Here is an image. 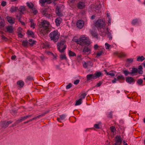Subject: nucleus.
I'll return each instance as SVG.
<instances>
[{
    "label": "nucleus",
    "mask_w": 145,
    "mask_h": 145,
    "mask_svg": "<svg viewBox=\"0 0 145 145\" xmlns=\"http://www.w3.org/2000/svg\"><path fill=\"white\" fill-rule=\"evenodd\" d=\"M7 19L8 22L11 24H13L15 21V19L13 17L7 16Z\"/></svg>",
    "instance_id": "obj_15"
},
{
    "label": "nucleus",
    "mask_w": 145,
    "mask_h": 145,
    "mask_svg": "<svg viewBox=\"0 0 145 145\" xmlns=\"http://www.w3.org/2000/svg\"><path fill=\"white\" fill-rule=\"evenodd\" d=\"M105 26L103 27H100L98 28V29L100 32L99 34L101 35L104 37L105 36V33L106 32L105 31Z\"/></svg>",
    "instance_id": "obj_7"
},
{
    "label": "nucleus",
    "mask_w": 145,
    "mask_h": 145,
    "mask_svg": "<svg viewBox=\"0 0 145 145\" xmlns=\"http://www.w3.org/2000/svg\"><path fill=\"white\" fill-rule=\"evenodd\" d=\"M111 20L110 18H108V25H109L110 24L111 22Z\"/></svg>",
    "instance_id": "obj_63"
},
{
    "label": "nucleus",
    "mask_w": 145,
    "mask_h": 145,
    "mask_svg": "<svg viewBox=\"0 0 145 145\" xmlns=\"http://www.w3.org/2000/svg\"><path fill=\"white\" fill-rule=\"evenodd\" d=\"M28 44V42L27 41H23L22 42V45L25 46L26 47L27 46Z\"/></svg>",
    "instance_id": "obj_40"
},
{
    "label": "nucleus",
    "mask_w": 145,
    "mask_h": 145,
    "mask_svg": "<svg viewBox=\"0 0 145 145\" xmlns=\"http://www.w3.org/2000/svg\"><path fill=\"white\" fill-rule=\"evenodd\" d=\"M70 57L76 56V54L71 50H69L68 53Z\"/></svg>",
    "instance_id": "obj_30"
},
{
    "label": "nucleus",
    "mask_w": 145,
    "mask_h": 145,
    "mask_svg": "<svg viewBox=\"0 0 145 145\" xmlns=\"http://www.w3.org/2000/svg\"><path fill=\"white\" fill-rule=\"evenodd\" d=\"M75 42L78 44L82 46H89L90 44V41L88 38L84 36L81 37L79 39H76Z\"/></svg>",
    "instance_id": "obj_2"
},
{
    "label": "nucleus",
    "mask_w": 145,
    "mask_h": 145,
    "mask_svg": "<svg viewBox=\"0 0 145 145\" xmlns=\"http://www.w3.org/2000/svg\"><path fill=\"white\" fill-rule=\"evenodd\" d=\"M46 0H40L39 2L42 4V5L44 6L45 4V3H46Z\"/></svg>",
    "instance_id": "obj_48"
},
{
    "label": "nucleus",
    "mask_w": 145,
    "mask_h": 145,
    "mask_svg": "<svg viewBox=\"0 0 145 145\" xmlns=\"http://www.w3.org/2000/svg\"><path fill=\"white\" fill-rule=\"evenodd\" d=\"M101 125V123L99 122L98 124H95L94 125V127L96 129H99Z\"/></svg>",
    "instance_id": "obj_37"
},
{
    "label": "nucleus",
    "mask_w": 145,
    "mask_h": 145,
    "mask_svg": "<svg viewBox=\"0 0 145 145\" xmlns=\"http://www.w3.org/2000/svg\"><path fill=\"white\" fill-rule=\"evenodd\" d=\"M108 118H112V112H109L108 116Z\"/></svg>",
    "instance_id": "obj_60"
},
{
    "label": "nucleus",
    "mask_w": 145,
    "mask_h": 145,
    "mask_svg": "<svg viewBox=\"0 0 145 145\" xmlns=\"http://www.w3.org/2000/svg\"><path fill=\"white\" fill-rule=\"evenodd\" d=\"M93 64L91 61H88L87 62H84L83 63V67L84 68H86L88 67H91Z\"/></svg>",
    "instance_id": "obj_9"
},
{
    "label": "nucleus",
    "mask_w": 145,
    "mask_h": 145,
    "mask_svg": "<svg viewBox=\"0 0 145 145\" xmlns=\"http://www.w3.org/2000/svg\"><path fill=\"white\" fill-rule=\"evenodd\" d=\"M91 51L90 48L87 46H85L82 52L85 54L88 55L90 53Z\"/></svg>",
    "instance_id": "obj_13"
},
{
    "label": "nucleus",
    "mask_w": 145,
    "mask_h": 145,
    "mask_svg": "<svg viewBox=\"0 0 145 145\" xmlns=\"http://www.w3.org/2000/svg\"><path fill=\"white\" fill-rule=\"evenodd\" d=\"M17 84L18 85L20 88L23 87L24 85V83L23 81L22 80H20L18 81L17 82Z\"/></svg>",
    "instance_id": "obj_19"
},
{
    "label": "nucleus",
    "mask_w": 145,
    "mask_h": 145,
    "mask_svg": "<svg viewBox=\"0 0 145 145\" xmlns=\"http://www.w3.org/2000/svg\"><path fill=\"white\" fill-rule=\"evenodd\" d=\"M18 10V7H14V6H12L10 9V11L11 12L13 13L14 12H16L17 10Z\"/></svg>",
    "instance_id": "obj_25"
},
{
    "label": "nucleus",
    "mask_w": 145,
    "mask_h": 145,
    "mask_svg": "<svg viewBox=\"0 0 145 145\" xmlns=\"http://www.w3.org/2000/svg\"><path fill=\"white\" fill-rule=\"evenodd\" d=\"M18 10L21 13L23 14V12L25 10V7L23 6H21Z\"/></svg>",
    "instance_id": "obj_26"
},
{
    "label": "nucleus",
    "mask_w": 145,
    "mask_h": 145,
    "mask_svg": "<svg viewBox=\"0 0 145 145\" xmlns=\"http://www.w3.org/2000/svg\"><path fill=\"white\" fill-rule=\"evenodd\" d=\"M22 17L21 13L19 14H18L16 16V17L19 20V21H20L21 18Z\"/></svg>",
    "instance_id": "obj_47"
},
{
    "label": "nucleus",
    "mask_w": 145,
    "mask_h": 145,
    "mask_svg": "<svg viewBox=\"0 0 145 145\" xmlns=\"http://www.w3.org/2000/svg\"><path fill=\"white\" fill-rule=\"evenodd\" d=\"M105 48L106 49H108L109 48L110 45L108 43H106L105 44Z\"/></svg>",
    "instance_id": "obj_55"
},
{
    "label": "nucleus",
    "mask_w": 145,
    "mask_h": 145,
    "mask_svg": "<svg viewBox=\"0 0 145 145\" xmlns=\"http://www.w3.org/2000/svg\"><path fill=\"white\" fill-rule=\"evenodd\" d=\"M79 80L77 79L74 81V83L75 85H77L79 83Z\"/></svg>",
    "instance_id": "obj_59"
},
{
    "label": "nucleus",
    "mask_w": 145,
    "mask_h": 145,
    "mask_svg": "<svg viewBox=\"0 0 145 145\" xmlns=\"http://www.w3.org/2000/svg\"><path fill=\"white\" fill-rule=\"evenodd\" d=\"M91 34L92 36L94 37H95L96 38L97 37V35L96 33L92 31L91 32Z\"/></svg>",
    "instance_id": "obj_45"
},
{
    "label": "nucleus",
    "mask_w": 145,
    "mask_h": 145,
    "mask_svg": "<svg viewBox=\"0 0 145 145\" xmlns=\"http://www.w3.org/2000/svg\"><path fill=\"white\" fill-rule=\"evenodd\" d=\"M33 80V78L31 76H28L27 77L26 80L27 81H31Z\"/></svg>",
    "instance_id": "obj_50"
},
{
    "label": "nucleus",
    "mask_w": 145,
    "mask_h": 145,
    "mask_svg": "<svg viewBox=\"0 0 145 145\" xmlns=\"http://www.w3.org/2000/svg\"><path fill=\"white\" fill-rule=\"evenodd\" d=\"M1 38L3 40H4L6 41H7L8 40L7 38L4 35H2L1 36Z\"/></svg>",
    "instance_id": "obj_57"
},
{
    "label": "nucleus",
    "mask_w": 145,
    "mask_h": 145,
    "mask_svg": "<svg viewBox=\"0 0 145 145\" xmlns=\"http://www.w3.org/2000/svg\"><path fill=\"white\" fill-rule=\"evenodd\" d=\"M66 117V115L64 114H63L59 116V117L61 120H63Z\"/></svg>",
    "instance_id": "obj_41"
},
{
    "label": "nucleus",
    "mask_w": 145,
    "mask_h": 145,
    "mask_svg": "<svg viewBox=\"0 0 145 145\" xmlns=\"http://www.w3.org/2000/svg\"><path fill=\"white\" fill-rule=\"evenodd\" d=\"M104 71H105V74L107 75H110L112 77H113L115 76V74L113 73H111L110 72H107V70L105 69L104 70Z\"/></svg>",
    "instance_id": "obj_33"
},
{
    "label": "nucleus",
    "mask_w": 145,
    "mask_h": 145,
    "mask_svg": "<svg viewBox=\"0 0 145 145\" xmlns=\"http://www.w3.org/2000/svg\"><path fill=\"white\" fill-rule=\"evenodd\" d=\"M95 79L99 77L101 75V73L100 72H97L93 74Z\"/></svg>",
    "instance_id": "obj_32"
},
{
    "label": "nucleus",
    "mask_w": 145,
    "mask_h": 145,
    "mask_svg": "<svg viewBox=\"0 0 145 145\" xmlns=\"http://www.w3.org/2000/svg\"><path fill=\"white\" fill-rule=\"evenodd\" d=\"M127 61L129 62V63H132L133 62V58H128L127 59Z\"/></svg>",
    "instance_id": "obj_46"
},
{
    "label": "nucleus",
    "mask_w": 145,
    "mask_h": 145,
    "mask_svg": "<svg viewBox=\"0 0 145 145\" xmlns=\"http://www.w3.org/2000/svg\"><path fill=\"white\" fill-rule=\"evenodd\" d=\"M130 72L127 70H124L123 71V73L125 76H127L129 74H130Z\"/></svg>",
    "instance_id": "obj_43"
},
{
    "label": "nucleus",
    "mask_w": 145,
    "mask_h": 145,
    "mask_svg": "<svg viewBox=\"0 0 145 145\" xmlns=\"http://www.w3.org/2000/svg\"><path fill=\"white\" fill-rule=\"evenodd\" d=\"M138 72V69L137 68H133L132 69V70L130 73V74L131 75H133V74H135Z\"/></svg>",
    "instance_id": "obj_20"
},
{
    "label": "nucleus",
    "mask_w": 145,
    "mask_h": 145,
    "mask_svg": "<svg viewBox=\"0 0 145 145\" xmlns=\"http://www.w3.org/2000/svg\"><path fill=\"white\" fill-rule=\"evenodd\" d=\"M117 80H123L124 79V76H123L122 75H120L118 76L117 77Z\"/></svg>",
    "instance_id": "obj_38"
},
{
    "label": "nucleus",
    "mask_w": 145,
    "mask_h": 145,
    "mask_svg": "<svg viewBox=\"0 0 145 145\" xmlns=\"http://www.w3.org/2000/svg\"><path fill=\"white\" fill-rule=\"evenodd\" d=\"M26 4L29 8L32 9L34 14H36L38 12L37 10L35 8H33L34 5L32 3L27 2Z\"/></svg>",
    "instance_id": "obj_6"
},
{
    "label": "nucleus",
    "mask_w": 145,
    "mask_h": 145,
    "mask_svg": "<svg viewBox=\"0 0 145 145\" xmlns=\"http://www.w3.org/2000/svg\"><path fill=\"white\" fill-rule=\"evenodd\" d=\"M61 19L60 18H56L55 20V22L56 25L57 26H59L61 23Z\"/></svg>",
    "instance_id": "obj_21"
},
{
    "label": "nucleus",
    "mask_w": 145,
    "mask_h": 145,
    "mask_svg": "<svg viewBox=\"0 0 145 145\" xmlns=\"http://www.w3.org/2000/svg\"><path fill=\"white\" fill-rule=\"evenodd\" d=\"M0 124L2 125V127L5 128L7 127L8 125V124L7 123V121H4L1 122Z\"/></svg>",
    "instance_id": "obj_27"
},
{
    "label": "nucleus",
    "mask_w": 145,
    "mask_h": 145,
    "mask_svg": "<svg viewBox=\"0 0 145 145\" xmlns=\"http://www.w3.org/2000/svg\"><path fill=\"white\" fill-rule=\"evenodd\" d=\"M61 5L57 6L56 9V12L58 16H60L62 15L61 7Z\"/></svg>",
    "instance_id": "obj_10"
},
{
    "label": "nucleus",
    "mask_w": 145,
    "mask_h": 145,
    "mask_svg": "<svg viewBox=\"0 0 145 145\" xmlns=\"http://www.w3.org/2000/svg\"><path fill=\"white\" fill-rule=\"evenodd\" d=\"M52 2V0H46V3L47 4H50Z\"/></svg>",
    "instance_id": "obj_62"
},
{
    "label": "nucleus",
    "mask_w": 145,
    "mask_h": 145,
    "mask_svg": "<svg viewBox=\"0 0 145 145\" xmlns=\"http://www.w3.org/2000/svg\"><path fill=\"white\" fill-rule=\"evenodd\" d=\"M84 24V22L82 20H79L76 23L77 27L80 29H81L83 27Z\"/></svg>",
    "instance_id": "obj_11"
},
{
    "label": "nucleus",
    "mask_w": 145,
    "mask_h": 145,
    "mask_svg": "<svg viewBox=\"0 0 145 145\" xmlns=\"http://www.w3.org/2000/svg\"><path fill=\"white\" fill-rule=\"evenodd\" d=\"M29 43L30 45H33L34 44L35 41L34 40H33L31 39H30L29 40Z\"/></svg>",
    "instance_id": "obj_54"
},
{
    "label": "nucleus",
    "mask_w": 145,
    "mask_h": 145,
    "mask_svg": "<svg viewBox=\"0 0 145 145\" xmlns=\"http://www.w3.org/2000/svg\"><path fill=\"white\" fill-rule=\"evenodd\" d=\"M59 33L57 30H54L51 32L49 35L50 39L56 42L58 41L59 38Z\"/></svg>",
    "instance_id": "obj_3"
},
{
    "label": "nucleus",
    "mask_w": 145,
    "mask_h": 145,
    "mask_svg": "<svg viewBox=\"0 0 145 145\" xmlns=\"http://www.w3.org/2000/svg\"><path fill=\"white\" fill-rule=\"evenodd\" d=\"M126 81L127 82L129 83H134L135 82V80H134L133 78L131 77H127L126 78Z\"/></svg>",
    "instance_id": "obj_16"
},
{
    "label": "nucleus",
    "mask_w": 145,
    "mask_h": 145,
    "mask_svg": "<svg viewBox=\"0 0 145 145\" xmlns=\"http://www.w3.org/2000/svg\"><path fill=\"white\" fill-rule=\"evenodd\" d=\"M122 140L121 137L117 135L115 137V141L116 142L121 143Z\"/></svg>",
    "instance_id": "obj_24"
},
{
    "label": "nucleus",
    "mask_w": 145,
    "mask_h": 145,
    "mask_svg": "<svg viewBox=\"0 0 145 145\" xmlns=\"http://www.w3.org/2000/svg\"><path fill=\"white\" fill-rule=\"evenodd\" d=\"M138 20L137 19H134L132 20L131 24L133 25H135L138 22Z\"/></svg>",
    "instance_id": "obj_39"
},
{
    "label": "nucleus",
    "mask_w": 145,
    "mask_h": 145,
    "mask_svg": "<svg viewBox=\"0 0 145 145\" xmlns=\"http://www.w3.org/2000/svg\"><path fill=\"white\" fill-rule=\"evenodd\" d=\"M7 5V3L5 1H2L1 5L3 7Z\"/></svg>",
    "instance_id": "obj_53"
},
{
    "label": "nucleus",
    "mask_w": 145,
    "mask_h": 145,
    "mask_svg": "<svg viewBox=\"0 0 145 145\" xmlns=\"http://www.w3.org/2000/svg\"><path fill=\"white\" fill-rule=\"evenodd\" d=\"M38 24L39 27L40 33L41 35H44L50 31V29L49 27L50 24L47 21L42 20Z\"/></svg>",
    "instance_id": "obj_1"
},
{
    "label": "nucleus",
    "mask_w": 145,
    "mask_h": 145,
    "mask_svg": "<svg viewBox=\"0 0 145 145\" xmlns=\"http://www.w3.org/2000/svg\"><path fill=\"white\" fill-rule=\"evenodd\" d=\"M18 36L19 37H20L21 38H22V36H23V35L21 33H20V32H18Z\"/></svg>",
    "instance_id": "obj_61"
},
{
    "label": "nucleus",
    "mask_w": 145,
    "mask_h": 145,
    "mask_svg": "<svg viewBox=\"0 0 145 145\" xmlns=\"http://www.w3.org/2000/svg\"><path fill=\"white\" fill-rule=\"evenodd\" d=\"M5 24L4 22H0V29L3 27L5 25Z\"/></svg>",
    "instance_id": "obj_51"
},
{
    "label": "nucleus",
    "mask_w": 145,
    "mask_h": 145,
    "mask_svg": "<svg viewBox=\"0 0 145 145\" xmlns=\"http://www.w3.org/2000/svg\"><path fill=\"white\" fill-rule=\"evenodd\" d=\"M45 114L46 113L42 114L41 115H39L36 117H34L33 118V120H36L37 118H39L40 117H42L43 116H44Z\"/></svg>",
    "instance_id": "obj_36"
},
{
    "label": "nucleus",
    "mask_w": 145,
    "mask_h": 145,
    "mask_svg": "<svg viewBox=\"0 0 145 145\" xmlns=\"http://www.w3.org/2000/svg\"><path fill=\"white\" fill-rule=\"evenodd\" d=\"M23 121L22 120V119L20 118L18 120L16 121V123H17L18 124L22 122Z\"/></svg>",
    "instance_id": "obj_58"
},
{
    "label": "nucleus",
    "mask_w": 145,
    "mask_h": 145,
    "mask_svg": "<svg viewBox=\"0 0 145 145\" xmlns=\"http://www.w3.org/2000/svg\"><path fill=\"white\" fill-rule=\"evenodd\" d=\"M137 82L139 85H141L143 81L142 79H138Z\"/></svg>",
    "instance_id": "obj_42"
},
{
    "label": "nucleus",
    "mask_w": 145,
    "mask_h": 145,
    "mask_svg": "<svg viewBox=\"0 0 145 145\" xmlns=\"http://www.w3.org/2000/svg\"><path fill=\"white\" fill-rule=\"evenodd\" d=\"M114 54L117 55V56L120 58H122L125 57L126 56L123 52H116L114 53Z\"/></svg>",
    "instance_id": "obj_12"
},
{
    "label": "nucleus",
    "mask_w": 145,
    "mask_h": 145,
    "mask_svg": "<svg viewBox=\"0 0 145 145\" xmlns=\"http://www.w3.org/2000/svg\"><path fill=\"white\" fill-rule=\"evenodd\" d=\"M16 58V56L15 55H14L12 56L11 57V59L12 60H14Z\"/></svg>",
    "instance_id": "obj_64"
},
{
    "label": "nucleus",
    "mask_w": 145,
    "mask_h": 145,
    "mask_svg": "<svg viewBox=\"0 0 145 145\" xmlns=\"http://www.w3.org/2000/svg\"><path fill=\"white\" fill-rule=\"evenodd\" d=\"M86 95H87V94L86 93H84L82 94L81 95V97L80 99H82V100L83 99H84L85 98L86 96Z\"/></svg>",
    "instance_id": "obj_49"
},
{
    "label": "nucleus",
    "mask_w": 145,
    "mask_h": 145,
    "mask_svg": "<svg viewBox=\"0 0 145 145\" xmlns=\"http://www.w3.org/2000/svg\"><path fill=\"white\" fill-rule=\"evenodd\" d=\"M107 35L108 38L109 39H111L112 38L111 36V33H110L108 30V28H107L106 29V32L105 33V35Z\"/></svg>",
    "instance_id": "obj_28"
},
{
    "label": "nucleus",
    "mask_w": 145,
    "mask_h": 145,
    "mask_svg": "<svg viewBox=\"0 0 145 145\" xmlns=\"http://www.w3.org/2000/svg\"><path fill=\"white\" fill-rule=\"evenodd\" d=\"M65 41L64 40H62L57 44V49L61 53L63 52L66 48V45L65 44Z\"/></svg>",
    "instance_id": "obj_4"
},
{
    "label": "nucleus",
    "mask_w": 145,
    "mask_h": 145,
    "mask_svg": "<svg viewBox=\"0 0 145 145\" xmlns=\"http://www.w3.org/2000/svg\"><path fill=\"white\" fill-rule=\"evenodd\" d=\"M60 57L61 60L65 59L66 60L67 59V58L66 56V55L64 54H61L60 55Z\"/></svg>",
    "instance_id": "obj_35"
},
{
    "label": "nucleus",
    "mask_w": 145,
    "mask_h": 145,
    "mask_svg": "<svg viewBox=\"0 0 145 145\" xmlns=\"http://www.w3.org/2000/svg\"><path fill=\"white\" fill-rule=\"evenodd\" d=\"M42 13L43 16H45L47 18H50V14L47 13V10L46 8H43L42 10Z\"/></svg>",
    "instance_id": "obj_8"
},
{
    "label": "nucleus",
    "mask_w": 145,
    "mask_h": 145,
    "mask_svg": "<svg viewBox=\"0 0 145 145\" xmlns=\"http://www.w3.org/2000/svg\"><path fill=\"white\" fill-rule=\"evenodd\" d=\"M110 131H111V135L112 137H114V132L116 131V129L115 127L114 126H111L110 127Z\"/></svg>",
    "instance_id": "obj_18"
},
{
    "label": "nucleus",
    "mask_w": 145,
    "mask_h": 145,
    "mask_svg": "<svg viewBox=\"0 0 145 145\" xmlns=\"http://www.w3.org/2000/svg\"><path fill=\"white\" fill-rule=\"evenodd\" d=\"M102 84V82L101 81L99 82V83H97L96 85L95 86V87H98L100 86Z\"/></svg>",
    "instance_id": "obj_52"
},
{
    "label": "nucleus",
    "mask_w": 145,
    "mask_h": 145,
    "mask_svg": "<svg viewBox=\"0 0 145 145\" xmlns=\"http://www.w3.org/2000/svg\"><path fill=\"white\" fill-rule=\"evenodd\" d=\"M30 22L31 23V27L33 29H34L36 24L34 23L33 20L31 19L30 20Z\"/></svg>",
    "instance_id": "obj_31"
},
{
    "label": "nucleus",
    "mask_w": 145,
    "mask_h": 145,
    "mask_svg": "<svg viewBox=\"0 0 145 145\" xmlns=\"http://www.w3.org/2000/svg\"><path fill=\"white\" fill-rule=\"evenodd\" d=\"M86 78L87 81L91 80L92 79H95L93 74H90L87 75Z\"/></svg>",
    "instance_id": "obj_17"
},
{
    "label": "nucleus",
    "mask_w": 145,
    "mask_h": 145,
    "mask_svg": "<svg viewBox=\"0 0 145 145\" xmlns=\"http://www.w3.org/2000/svg\"><path fill=\"white\" fill-rule=\"evenodd\" d=\"M6 29L7 32L9 33H12L13 31L12 27L11 26H7L6 27Z\"/></svg>",
    "instance_id": "obj_23"
},
{
    "label": "nucleus",
    "mask_w": 145,
    "mask_h": 145,
    "mask_svg": "<svg viewBox=\"0 0 145 145\" xmlns=\"http://www.w3.org/2000/svg\"><path fill=\"white\" fill-rule=\"evenodd\" d=\"M77 8L79 9H82L85 7V4L84 2L80 1L77 6Z\"/></svg>",
    "instance_id": "obj_14"
},
{
    "label": "nucleus",
    "mask_w": 145,
    "mask_h": 145,
    "mask_svg": "<svg viewBox=\"0 0 145 145\" xmlns=\"http://www.w3.org/2000/svg\"><path fill=\"white\" fill-rule=\"evenodd\" d=\"M103 53V52L102 50L98 52L97 53V57H99L101 56Z\"/></svg>",
    "instance_id": "obj_44"
},
{
    "label": "nucleus",
    "mask_w": 145,
    "mask_h": 145,
    "mask_svg": "<svg viewBox=\"0 0 145 145\" xmlns=\"http://www.w3.org/2000/svg\"><path fill=\"white\" fill-rule=\"evenodd\" d=\"M72 86V84L71 83H69L68 85L66 86V89H69Z\"/></svg>",
    "instance_id": "obj_56"
},
{
    "label": "nucleus",
    "mask_w": 145,
    "mask_h": 145,
    "mask_svg": "<svg viewBox=\"0 0 145 145\" xmlns=\"http://www.w3.org/2000/svg\"><path fill=\"white\" fill-rule=\"evenodd\" d=\"M27 34L29 36L34 38L35 37L34 33L32 31L30 30H28L27 32Z\"/></svg>",
    "instance_id": "obj_22"
},
{
    "label": "nucleus",
    "mask_w": 145,
    "mask_h": 145,
    "mask_svg": "<svg viewBox=\"0 0 145 145\" xmlns=\"http://www.w3.org/2000/svg\"><path fill=\"white\" fill-rule=\"evenodd\" d=\"M82 99H80L76 101L75 104V106H78L80 105L82 103Z\"/></svg>",
    "instance_id": "obj_34"
},
{
    "label": "nucleus",
    "mask_w": 145,
    "mask_h": 145,
    "mask_svg": "<svg viewBox=\"0 0 145 145\" xmlns=\"http://www.w3.org/2000/svg\"><path fill=\"white\" fill-rule=\"evenodd\" d=\"M145 59V58L143 56H139L137 57V60L138 61L142 62Z\"/></svg>",
    "instance_id": "obj_29"
},
{
    "label": "nucleus",
    "mask_w": 145,
    "mask_h": 145,
    "mask_svg": "<svg viewBox=\"0 0 145 145\" xmlns=\"http://www.w3.org/2000/svg\"><path fill=\"white\" fill-rule=\"evenodd\" d=\"M95 26L98 28L100 27H103L105 26L104 23L102 20H98L95 23Z\"/></svg>",
    "instance_id": "obj_5"
}]
</instances>
